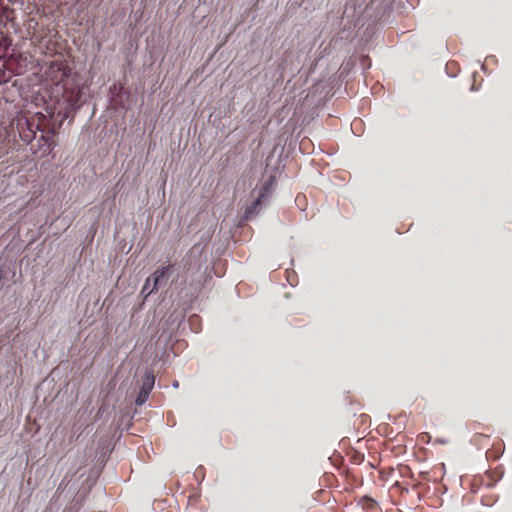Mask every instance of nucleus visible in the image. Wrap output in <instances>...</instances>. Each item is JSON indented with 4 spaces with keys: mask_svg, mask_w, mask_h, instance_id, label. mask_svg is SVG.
<instances>
[{
    "mask_svg": "<svg viewBox=\"0 0 512 512\" xmlns=\"http://www.w3.org/2000/svg\"><path fill=\"white\" fill-rule=\"evenodd\" d=\"M172 269V265H168L162 268L157 269L150 277L153 280L152 288L148 291V294L153 293L161 287H164L168 279L170 277V271Z\"/></svg>",
    "mask_w": 512,
    "mask_h": 512,
    "instance_id": "f257e3e1",
    "label": "nucleus"
},
{
    "mask_svg": "<svg viewBox=\"0 0 512 512\" xmlns=\"http://www.w3.org/2000/svg\"><path fill=\"white\" fill-rule=\"evenodd\" d=\"M155 383V377L153 373H146L142 382L140 392L135 400L137 406H142L148 399L151 390Z\"/></svg>",
    "mask_w": 512,
    "mask_h": 512,
    "instance_id": "f03ea898",
    "label": "nucleus"
},
{
    "mask_svg": "<svg viewBox=\"0 0 512 512\" xmlns=\"http://www.w3.org/2000/svg\"><path fill=\"white\" fill-rule=\"evenodd\" d=\"M82 93L80 89H73L70 92H67L66 98L68 102V107L72 110L77 109L80 107V100H81Z\"/></svg>",
    "mask_w": 512,
    "mask_h": 512,
    "instance_id": "7ed1b4c3",
    "label": "nucleus"
},
{
    "mask_svg": "<svg viewBox=\"0 0 512 512\" xmlns=\"http://www.w3.org/2000/svg\"><path fill=\"white\" fill-rule=\"evenodd\" d=\"M39 143V151H41V156L48 155L52 150V137L41 135L38 139Z\"/></svg>",
    "mask_w": 512,
    "mask_h": 512,
    "instance_id": "20e7f679",
    "label": "nucleus"
},
{
    "mask_svg": "<svg viewBox=\"0 0 512 512\" xmlns=\"http://www.w3.org/2000/svg\"><path fill=\"white\" fill-rule=\"evenodd\" d=\"M268 188L267 186H263L258 198L252 203V205L246 210V218L249 217V215L253 214L257 208L258 205L261 204V198L264 196V194L267 192Z\"/></svg>",
    "mask_w": 512,
    "mask_h": 512,
    "instance_id": "39448f33",
    "label": "nucleus"
},
{
    "mask_svg": "<svg viewBox=\"0 0 512 512\" xmlns=\"http://www.w3.org/2000/svg\"><path fill=\"white\" fill-rule=\"evenodd\" d=\"M152 284H153V280L151 277H148L143 285V288H142V291L141 293L142 294H145V296H149L150 294H148V291L151 290L152 288Z\"/></svg>",
    "mask_w": 512,
    "mask_h": 512,
    "instance_id": "423d86ee",
    "label": "nucleus"
},
{
    "mask_svg": "<svg viewBox=\"0 0 512 512\" xmlns=\"http://www.w3.org/2000/svg\"><path fill=\"white\" fill-rule=\"evenodd\" d=\"M362 503L365 508L370 509V510L375 509L377 506L376 502L373 499H370L368 497H364L362 499Z\"/></svg>",
    "mask_w": 512,
    "mask_h": 512,
    "instance_id": "0eeeda50",
    "label": "nucleus"
},
{
    "mask_svg": "<svg viewBox=\"0 0 512 512\" xmlns=\"http://www.w3.org/2000/svg\"><path fill=\"white\" fill-rule=\"evenodd\" d=\"M21 138L23 141L31 142L35 138V133L33 131L23 132L21 134Z\"/></svg>",
    "mask_w": 512,
    "mask_h": 512,
    "instance_id": "6e6552de",
    "label": "nucleus"
},
{
    "mask_svg": "<svg viewBox=\"0 0 512 512\" xmlns=\"http://www.w3.org/2000/svg\"><path fill=\"white\" fill-rule=\"evenodd\" d=\"M58 67V70L61 72V77H60V80L58 81V83L64 78L67 76V73L64 69L61 68V65H57Z\"/></svg>",
    "mask_w": 512,
    "mask_h": 512,
    "instance_id": "1a4fd4ad",
    "label": "nucleus"
},
{
    "mask_svg": "<svg viewBox=\"0 0 512 512\" xmlns=\"http://www.w3.org/2000/svg\"><path fill=\"white\" fill-rule=\"evenodd\" d=\"M189 321H190L191 323H193V322H195V321H198V316H197V315H193V316H191V317H190V319H189Z\"/></svg>",
    "mask_w": 512,
    "mask_h": 512,
    "instance_id": "9d476101",
    "label": "nucleus"
},
{
    "mask_svg": "<svg viewBox=\"0 0 512 512\" xmlns=\"http://www.w3.org/2000/svg\"><path fill=\"white\" fill-rule=\"evenodd\" d=\"M437 442H439V443H441V444H445V443H446V441H445V440H443V439H439V440H437Z\"/></svg>",
    "mask_w": 512,
    "mask_h": 512,
    "instance_id": "9b49d317",
    "label": "nucleus"
},
{
    "mask_svg": "<svg viewBox=\"0 0 512 512\" xmlns=\"http://www.w3.org/2000/svg\"><path fill=\"white\" fill-rule=\"evenodd\" d=\"M173 387H178V382L177 381L173 382Z\"/></svg>",
    "mask_w": 512,
    "mask_h": 512,
    "instance_id": "f8f14e48",
    "label": "nucleus"
}]
</instances>
